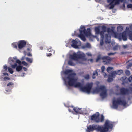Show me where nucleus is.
<instances>
[{
	"label": "nucleus",
	"instance_id": "nucleus-17",
	"mask_svg": "<svg viewBox=\"0 0 132 132\" xmlns=\"http://www.w3.org/2000/svg\"><path fill=\"white\" fill-rule=\"evenodd\" d=\"M117 74V73L116 71H114L111 72V75H109L112 78H114L115 77Z\"/></svg>",
	"mask_w": 132,
	"mask_h": 132
},
{
	"label": "nucleus",
	"instance_id": "nucleus-21",
	"mask_svg": "<svg viewBox=\"0 0 132 132\" xmlns=\"http://www.w3.org/2000/svg\"><path fill=\"white\" fill-rule=\"evenodd\" d=\"M113 80V78L111 77L110 75H109L108 76V78L107 81L108 82H111Z\"/></svg>",
	"mask_w": 132,
	"mask_h": 132
},
{
	"label": "nucleus",
	"instance_id": "nucleus-49",
	"mask_svg": "<svg viewBox=\"0 0 132 132\" xmlns=\"http://www.w3.org/2000/svg\"><path fill=\"white\" fill-rule=\"evenodd\" d=\"M116 53H108L107 54H108V55L109 56H110V55H114Z\"/></svg>",
	"mask_w": 132,
	"mask_h": 132
},
{
	"label": "nucleus",
	"instance_id": "nucleus-29",
	"mask_svg": "<svg viewBox=\"0 0 132 132\" xmlns=\"http://www.w3.org/2000/svg\"><path fill=\"white\" fill-rule=\"evenodd\" d=\"M109 5L110 6L109 7V8L110 9H113L115 5L114 4H113V3H111V4H110Z\"/></svg>",
	"mask_w": 132,
	"mask_h": 132
},
{
	"label": "nucleus",
	"instance_id": "nucleus-60",
	"mask_svg": "<svg viewBox=\"0 0 132 132\" xmlns=\"http://www.w3.org/2000/svg\"><path fill=\"white\" fill-rule=\"evenodd\" d=\"M88 56H90L92 55L91 54H88Z\"/></svg>",
	"mask_w": 132,
	"mask_h": 132
},
{
	"label": "nucleus",
	"instance_id": "nucleus-24",
	"mask_svg": "<svg viewBox=\"0 0 132 132\" xmlns=\"http://www.w3.org/2000/svg\"><path fill=\"white\" fill-rule=\"evenodd\" d=\"M26 60L28 62L30 63H31L32 62V60L31 59L27 57L26 58Z\"/></svg>",
	"mask_w": 132,
	"mask_h": 132
},
{
	"label": "nucleus",
	"instance_id": "nucleus-6",
	"mask_svg": "<svg viewBox=\"0 0 132 132\" xmlns=\"http://www.w3.org/2000/svg\"><path fill=\"white\" fill-rule=\"evenodd\" d=\"M81 86L78 87L80 88L81 90L82 91L89 93L93 86L92 83H88L86 84V86L83 87V85L81 83Z\"/></svg>",
	"mask_w": 132,
	"mask_h": 132
},
{
	"label": "nucleus",
	"instance_id": "nucleus-7",
	"mask_svg": "<svg viewBox=\"0 0 132 132\" xmlns=\"http://www.w3.org/2000/svg\"><path fill=\"white\" fill-rule=\"evenodd\" d=\"M81 109L80 108H77L74 107L73 106H71L69 107L68 109V110L69 112H71L73 113L75 112V114H81L82 113V111H80Z\"/></svg>",
	"mask_w": 132,
	"mask_h": 132
},
{
	"label": "nucleus",
	"instance_id": "nucleus-28",
	"mask_svg": "<svg viewBox=\"0 0 132 132\" xmlns=\"http://www.w3.org/2000/svg\"><path fill=\"white\" fill-rule=\"evenodd\" d=\"M123 70H118L117 72V74L119 75H120L123 73Z\"/></svg>",
	"mask_w": 132,
	"mask_h": 132
},
{
	"label": "nucleus",
	"instance_id": "nucleus-52",
	"mask_svg": "<svg viewBox=\"0 0 132 132\" xmlns=\"http://www.w3.org/2000/svg\"><path fill=\"white\" fill-rule=\"evenodd\" d=\"M7 66L6 65H5L4 66V70H7Z\"/></svg>",
	"mask_w": 132,
	"mask_h": 132
},
{
	"label": "nucleus",
	"instance_id": "nucleus-31",
	"mask_svg": "<svg viewBox=\"0 0 132 132\" xmlns=\"http://www.w3.org/2000/svg\"><path fill=\"white\" fill-rule=\"evenodd\" d=\"M17 64L16 63H15L14 64H12L11 65V67L13 69H15V68H16L17 66Z\"/></svg>",
	"mask_w": 132,
	"mask_h": 132
},
{
	"label": "nucleus",
	"instance_id": "nucleus-34",
	"mask_svg": "<svg viewBox=\"0 0 132 132\" xmlns=\"http://www.w3.org/2000/svg\"><path fill=\"white\" fill-rule=\"evenodd\" d=\"M102 29L103 30V31L104 33V32L106 31V27L105 26H103L102 27Z\"/></svg>",
	"mask_w": 132,
	"mask_h": 132
},
{
	"label": "nucleus",
	"instance_id": "nucleus-55",
	"mask_svg": "<svg viewBox=\"0 0 132 132\" xmlns=\"http://www.w3.org/2000/svg\"><path fill=\"white\" fill-rule=\"evenodd\" d=\"M3 74V75H5V76H6V75L8 76V73H7L4 72Z\"/></svg>",
	"mask_w": 132,
	"mask_h": 132
},
{
	"label": "nucleus",
	"instance_id": "nucleus-19",
	"mask_svg": "<svg viewBox=\"0 0 132 132\" xmlns=\"http://www.w3.org/2000/svg\"><path fill=\"white\" fill-rule=\"evenodd\" d=\"M100 90L102 92H104L105 90H107L106 89L105 86H100Z\"/></svg>",
	"mask_w": 132,
	"mask_h": 132
},
{
	"label": "nucleus",
	"instance_id": "nucleus-18",
	"mask_svg": "<svg viewBox=\"0 0 132 132\" xmlns=\"http://www.w3.org/2000/svg\"><path fill=\"white\" fill-rule=\"evenodd\" d=\"M22 68V66L20 65L17 66L16 68V70L17 72H19L21 70Z\"/></svg>",
	"mask_w": 132,
	"mask_h": 132
},
{
	"label": "nucleus",
	"instance_id": "nucleus-26",
	"mask_svg": "<svg viewBox=\"0 0 132 132\" xmlns=\"http://www.w3.org/2000/svg\"><path fill=\"white\" fill-rule=\"evenodd\" d=\"M8 70L9 72L11 74H12L13 72V69L11 68L8 67Z\"/></svg>",
	"mask_w": 132,
	"mask_h": 132
},
{
	"label": "nucleus",
	"instance_id": "nucleus-41",
	"mask_svg": "<svg viewBox=\"0 0 132 132\" xmlns=\"http://www.w3.org/2000/svg\"><path fill=\"white\" fill-rule=\"evenodd\" d=\"M84 78L85 79H88L89 78V75L88 74L85 75L84 76Z\"/></svg>",
	"mask_w": 132,
	"mask_h": 132
},
{
	"label": "nucleus",
	"instance_id": "nucleus-5",
	"mask_svg": "<svg viewBox=\"0 0 132 132\" xmlns=\"http://www.w3.org/2000/svg\"><path fill=\"white\" fill-rule=\"evenodd\" d=\"M127 104V102L125 100H121L120 98H117L116 100H114L113 101V107L115 109L118 108L119 105L125 106Z\"/></svg>",
	"mask_w": 132,
	"mask_h": 132
},
{
	"label": "nucleus",
	"instance_id": "nucleus-46",
	"mask_svg": "<svg viewBox=\"0 0 132 132\" xmlns=\"http://www.w3.org/2000/svg\"><path fill=\"white\" fill-rule=\"evenodd\" d=\"M127 7L128 8H132V4H130L127 5Z\"/></svg>",
	"mask_w": 132,
	"mask_h": 132
},
{
	"label": "nucleus",
	"instance_id": "nucleus-61",
	"mask_svg": "<svg viewBox=\"0 0 132 132\" xmlns=\"http://www.w3.org/2000/svg\"><path fill=\"white\" fill-rule=\"evenodd\" d=\"M108 43H110V41H108Z\"/></svg>",
	"mask_w": 132,
	"mask_h": 132
},
{
	"label": "nucleus",
	"instance_id": "nucleus-42",
	"mask_svg": "<svg viewBox=\"0 0 132 132\" xmlns=\"http://www.w3.org/2000/svg\"><path fill=\"white\" fill-rule=\"evenodd\" d=\"M22 63L23 65L25 66H27L28 64V63L24 61H23Z\"/></svg>",
	"mask_w": 132,
	"mask_h": 132
},
{
	"label": "nucleus",
	"instance_id": "nucleus-2",
	"mask_svg": "<svg viewBox=\"0 0 132 132\" xmlns=\"http://www.w3.org/2000/svg\"><path fill=\"white\" fill-rule=\"evenodd\" d=\"M76 74L75 73H71L68 75L67 79L68 81V85L70 86H74L75 87H78L81 86V83L77 82V79L75 78Z\"/></svg>",
	"mask_w": 132,
	"mask_h": 132
},
{
	"label": "nucleus",
	"instance_id": "nucleus-3",
	"mask_svg": "<svg viewBox=\"0 0 132 132\" xmlns=\"http://www.w3.org/2000/svg\"><path fill=\"white\" fill-rule=\"evenodd\" d=\"M79 31L80 34L79 35V36L84 41H85L86 40V39L84 35L86 36H90L91 34L90 28H87V30H86L84 26L81 27Z\"/></svg>",
	"mask_w": 132,
	"mask_h": 132
},
{
	"label": "nucleus",
	"instance_id": "nucleus-43",
	"mask_svg": "<svg viewBox=\"0 0 132 132\" xmlns=\"http://www.w3.org/2000/svg\"><path fill=\"white\" fill-rule=\"evenodd\" d=\"M129 39L132 41V33L129 34Z\"/></svg>",
	"mask_w": 132,
	"mask_h": 132
},
{
	"label": "nucleus",
	"instance_id": "nucleus-51",
	"mask_svg": "<svg viewBox=\"0 0 132 132\" xmlns=\"http://www.w3.org/2000/svg\"><path fill=\"white\" fill-rule=\"evenodd\" d=\"M47 50L49 52H52L53 51V50L51 48H50L48 49Z\"/></svg>",
	"mask_w": 132,
	"mask_h": 132
},
{
	"label": "nucleus",
	"instance_id": "nucleus-45",
	"mask_svg": "<svg viewBox=\"0 0 132 132\" xmlns=\"http://www.w3.org/2000/svg\"><path fill=\"white\" fill-rule=\"evenodd\" d=\"M4 81H6L7 80H10V79L8 77H5L4 78Z\"/></svg>",
	"mask_w": 132,
	"mask_h": 132
},
{
	"label": "nucleus",
	"instance_id": "nucleus-37",
	"mask_svg": "<svg viewBox=\"0 0 132 132\" xmlns=\"http://www.w3.org/2000/svg\"><path fill=\"white\" fill-rule=\"evenodd\" d=\"M120 0H114V4L116 5L117 4H119V1Z\"/></svg>",
	"mask_w": 132,
	"mask_h": 132
},
{
	"label": "nucleus",
	"instance_id": "nucleus-10",
	"mask_svg": "<svg viewBox=\"0 0 132 132\" xmlns=\"http://www.w3.org/2000/svg\"><path fill=\"white\" fill-rule=\"evenodd\" d=\"M95 31L96 34H100L102 40H103L104 38V34L103 32L100 31L99 28L98 27H96L95 29Z\"/></svg>",
	"mask_w": 132,
	"mask_h": 132
},
{
	"label": "nucleus",
	"instance_id": "nucleus-59",
	"mask_svg": "<svg viewBox=\"0 0 132 132\" xmlns=\"http://www.w3.org/2000/svg\"><path fill=\"white\" fill-rule=\"evenodd\" d=\"M25 74V73H23V75L22 76H24V75Z\"/></svg>",
	"mask_w": 132,
	"mask_h": 132
},
{
	"label": "nucleus",
	"instance_id": "nucleus-15",
	"mask_svg": "<svg viewBox=\"0 0 132 132\" xmlns=\"http://www.w3.org/2000/svg\"><path fill=\"white\" fill-rule=\"evenodd\" d=\"M107 31L108 33H113L114 34L115 37H117V34L114 32V30L112 29H111L110 28H108L107 29Z\"/></svg>",
	"mask_w": 132,
	"mask_h": 132
},
{
	"label": "nucleus",
	"instance_id": "nucleus-33",
	"mask_svg": "<svg viewBox=\"0 0 132 132\" xmlns=\"http://www.w3.org/2000/svg\"><path fill=\"white\" fill-rule=\"evenodd\" d=\"M102 58L101 57V56L100 55H98L97 57V58L96 59V61L97 62L98 61L100 60L101 59H102Z\"/></svg>",
	"mask_w": 132,
	"mask_h": 132
},
{
	"label": "nucleus",
	"instance_id": "nucleus-9",
	"mask_svg": "<svg viewBox=\"0 0 132 132\" xmlns=\"http://www.w3.org/2000/svg\"><path fill=\"white\" fill-rule=\"evenodd\" d=\"M84 57L82 54H77L75 53H73V55L70 56V58L74 60H77L78 59H82Z\"/></svg>",
	"mask_w": 132,
	"mask_h": 132
},
{
	"label": "nucleus",
	"instance_id": "nucleus-20",
	"mask_svg": "<svg viewBox=\"0 0 132 132\" xmlns=\"http://www.w3.org/2000/svg\"><path fill=\"white\" fill-rule=\"evenodd\" d=\"M105 40L106 42H107L109 39L110 38V36H109V35L108 34H105Z\"/></svg>",
	"mask_w": 132,
	"mask_h": 132
},
{
	"label": "nucleus",
	"instance_id": "nucleus-12",
	"mask_svg": "<svg viewBox=\"0 0 132 132\" xmlns=\"http://www.w3.org/2000/svg\"><path fill=\"white\" fill-rule=\"evenodd\" d=\"M129 90L124 87H122L120 89V92L121 95H126L129 93Z\"/></svg>",
	"mask_w": 132,
	"mask_h": 132
},
{
	"label": "nucleus",
	"instance_id": "nucleus-8",
	"mask_svg": "<svg viewBox=\"0 0 132 132\" xmlns=\"http://www.w3.org/2000/svg\"><path fill=\"white\" fill-rule=\"evenodd\" d=\"M102 60L104 64H108L110 63L112 59L108 56H104L102 57Z\"/></svg>",
	"mask_w": 132,
	"mask_h": 132
},
{
	"label": "nucleus",
	"instance_id": "nucleus-16",
	"mask_svg": "<svg viewBox=\"0 0 132 132\" xmlns=\"http://www.w3.org/2000/svg\"><path fill=\"white\" fill-rule=\"evenodd\" d=\"M107 90H105L104 92H102L100 94V95L102 97L104 98H105L107 95Z\"/></svg>",
	"mask_w": 132,
	"mask_h": 132
},
{
	"label": "nucleus",
	"instance_id": "nucleus-13",
	"mask_svg": "<svg viewBox=\"0 0 132 132\" xmlns=\"http://www.w3.org/2000/svg\"><path fill=\"white\" fill-rule=\"evenodd\" d=\"M72 44H71L72 46L75 48H78V47L77 44L78 42L76 40V39L75 40H73L72 41Z\"/></svg>",
	"mask_w": 132,
	"mask_h": 132
},
{
	"label": "nucleus",
	"instance_id": "nucleus-40",
	"mask_svg": "<svg viewBox=\"0 0 132 132\" xmlns=\"http://www.w3.org/2000/svg\"><path fill=\"white\" fill-rule=\"evenodd\" d=\"M16 62L18 63L20 65H21L22 64L21 62L18 59L16 60Z\"/></svg>",
	"mask_w": 132,
	"mask_h": 132
},
{
	"label": "nucleus",
	"instance_id": "nucleus-22",
	"mask_svg": "<svg viewBox=\"0 0 132 132\" xmlns=\"http://www.w3.org/2000/svg\"><path fill=\"white\" fill-rule=\"evenodd\" d=\"M14 84L12 82H10L8 83L7 86L10 87L12 88L13 87Z\"/></svg>",
	"mask_w": 132,
	"mask_h": 132
},
{
	"label": "nucleus",
	"instance_id": "nucleus-57",
	"mask_svg": "<svg viewBox=\"0 0 132 132\" xmlns=\"http://www.w3.org/2000/svg\"><path fill=\"white\" fill-rule=\"evenodd\" d=\"M31 50V48H28L27 49V50L28 51H30Z\"/></svg>",
	"mask_w": 132,
	"mask_h": 132
},
{
	"label": "nucleus",
	"instance_id": "nucleus-23",
	"mask_svg": "<svg viewBox=\"0 0 132 132\" xmlns=\"http://www.w3.org/2000/svg\"><path fill=\"white\" fill-rule=\"evenodd\" d=\"M72 70H67L65 71V74L68 75L69 74H70V73L72 72Z\"/></svg>",
	"mask_w": 132,
	"mask_h": 132
},
{
	"label": "nucleus",
	"instance_id": "nucleus-27",
	"mask_svg": "<svg viewBox=\"0 0 132 132\" xmlns=\"http://www.w3.org/2000/svg\"><path fill=\"white\" fill-rule=\"evenodd\" d=\"M68 64L69 65L71 66L74 65L73 63V62L71 60H69L68 61Z\"/></svg>",
	"mask_w": 132,
	"mask_h": 132
},
{
	"label": "nucleus",
	"instance_id": "nucleus-53",
	"mask_svg": "<svg viewBox=\"0 0 132 132\" xmlns=\"http://www.w3.org/2000/svg\"><path fill=\"white\" fill-rule=\"evenodd\" d=\"M27 55L29 56H32V55L30 53H29L27 54Z\"/></svg>",
	"mask_w": 132,
	"mask_h": 132
},
{
	"label": "nucleus",
	"instance_id": "nucleus-39",
	"mask_svg": "<svg viewBox=\"0 0 132 132\" xmlns=\"http://www.w3.org/2000/svg\"><path fill=\"white\" fill-rule=\"evenodd\" d=\"M12 45L13 48H16V49L17 48V45L15 43H12Z\"/></svg>",
	"mask_w": 132,
	"mask_h": 132
},
{
	"label": "nucleus",
	"instance_id": "nucleus-38",
	"mask_svg": "<svg viewBox=\"0 0 132 132\" xmlns=\"http://www.w3.org/2000/svg\"><path fill=\"white\" fill-rule=\"evenodd\" d=\"M113 69V68L110 67H108L107 69V71L108 72H109V71L111 70L112 69Z\"/></svg>",
	"mask_w": 132,
	"mask_h": 132
},
{
	"label": "nucleus",
	"instance_id": "nucleus-64",
	"mask_svg": "<svg viewBox=\"0 0 132 132\" xmlns=\"http://www.w3.org/2000/svg\"><path fill=\"white\" fill-rule=\"evenodd\" d=\"M92 60H92V59H90V61H92Z\"/></svg>",
	"mask_w": 132,
	"mask_h": 132
},
{
	"label": "nucleus",
	"instance_id": "nucleus-47",
	"mask_svg": "<svg viewBox=\"0 0 132 132\" xmlns=\"http://www.w3.org/2000/svg\"><path fill=\"white\" fill-rule=\"evenodd\" d=\"M105 66L104 65L102 66L101 67V70L103 72L105 70Z\"/></svg>",
	"mask_w": 132,
	"mask_h": 132
},
{
	"label": "nucleus",
	"instance_id": "nucleus-36",
	"mask_svg": "<svg viewBox=\"0 0 132 132\" xmlns=\"http://www.w3.org/2000/svg\"><path fill=\"white\" fill-rule=\"evenodd\" d=\"M108 3H109L110 4L114 2V0H107Z\"/></svg>",
	"mask_w": 132,
	"mask_h": 132
},
{
	"label": "nucleus",
	"instance_id": "nucleus-35",
	"mask_svg": "<svg viewBox=\"0 0 132 132\" xmlns=\"http://www.w3.org/2000/svg\"><path fill=\"white\" fill-rule=\"evenodd\" d=\"M125 72L127 75L129 76L130 75V72L129 70H126Z\"/></svg>",
	"mask_w": 132,
	"mask_h": 132
},
{
	"label": "nucleus",
	"instance_id": "nucleus-14",
	"mask_svg": "<svg viewBox=\"0 0 132 132\" xmlns=\"http://www.w3.org/2000/svg\"><path fill=\"white\" fill-rule=\"evenodd\" d=\"M120 37H122L123 40L125 41L127 40V36L126 32H123L121 34H120Z\"/></svg>",
	"mask_w": 132,
	"mask_h": 132
},
{
	"label": "nucleus",
	"instance_id": "nucleus-11",
	"mask_svg": "<svg viewBox=\"0 0 132 132\" xmlns=\"http://www.w3.org/2000/svg\"><path fill=\"white\" fill-rule=\"evenodd\" d=\"M26 44V42L24 40H20L19 42L18 45V48L19 49H21L24 47Z\"/></svg>",
	"mask_w": 132,
	"mask_h": 132
},
{
	"label": "nucleus",
	"instance_id": "nucleus-62",
	"mask_svg": "<svg viewBox=\"0 0 132 132\" xmlns=\"http://www.w3.org/2000/svg\"><path fill=\"white\" fill-rule=\"evenodd\" d=\"M121 53L122 54H123L124 53L123 52H122Z\"/></svg>",
	"mask_w": 132,
	"mask_h": 132
},
{
	"label": "nucleus",
	"instance_id": "nucleus-30",
	"mask_svg": "<svg viewBox=\"0 0 132 132\" xmlns=\"http://www.w3.org/2000/svg\"><path fill=\"white\" fill-rule=\"evenodd\" d=\"M100 91V87L98 88H96L94 90V92L96 93H98Z\"/></svg>",
	"mask_w": 132,
	"mask_h": 132
},
{
	"label": "nucleus",
	"instance_id": "nucleus-58",
	"mask_svg": "<svg viewBox=\"0 0 132 132\" xmlns=\"http://www.w3.org/2000/svg\"><path fill=\"white\" fill-rule=\"evenodd\" d=\"M13 58L15 60H17V58H16V57H13Z\"/></svg>",
	"mask_w": 132,
	"mask_h": 132
},
{
	"label": "nucleus",
	"instance_id": "nucleus-50",
	"mask_svg": "<svg viewBox=\"0 0 132 132\" xmlns=\"http://www.w3.org/2000/svg\"><path fill=\"white\" fill-rule=\"evenodd\" d=\"M86 46L87 47H90V45L89 43H87L86 44Z\"/></svg>",
	"mask_w": 132,
	"mask_h": 132
},
{
	"label": "nucleus",
	"instance_id": "nucleus-48",
	"mask_svg": "<svg viewBox=\"0 0 132 132\" xmlns=\"http://www.w3.org/2000/svg\"><path fill=\"white\" fill-rule=\"evenodd\" d=\"M132 66V63H129L128 65L127 66V68L128 69L129 68V67H131Z\"/></svg>",
	"mask_w": 132,
	"mask_h": 132
},
{
	"label": "nucleus",
	"instance_id": "nucleus-63",
	"mask_svg": "<svg viewBox=\"0 0 132 132\" xmlns=\"http://www.w3.org/2000/svg\"><path fill=\"white\" fill-rule=\"evenodd\" d=\"M11 61L13 62V60H11Z\"/></svg>",
	"mask_w": 132,
	"mask_h": 132
},
{
	"label": "nucleus",
	"instance_id": "nucleus-25",
	"mask_svg": "<svg viewBox=\"0 0 132 132\" xmlns=\"http://www.w3.org/2000/svg\"><path fill=\"white\" fill-rule=\"evenodd\" d=\"M117 29L118 31H121L123 30L122 27L121 26H119L117 27Z\"/></svg>",
	"mask_w": 132,
	"mask_h": 132
},
{
	"label": "nucleus",
	"instance_id": "nucleus-54",
	"mask_svg": "<svg viewBox=\"0 0 132 132\" xmlns=\"http://www.w3.org/2000/svg\"><path fill=\"white\" fill-rule=\"evenodd\" d=\"M52 55V54L51 53H50L49 54H47V56H51Z\"/></svg>",
	"mask_w": 132,
	"mask_h": 132
},
{
	"label": "nucleus",
	"instance_id": "nucleus-4",
	"mask_svg": "<svg viewBox=\"0 0 132 132\" xmlns=\"http://www.w3.org/2000/svg\"><path fill=\"white\" fill-rule=\"evenodd\" d=\"M100 113L98 112H96L91 116V120L97 123L103 122L104 120V117L103 115L102 114L100 119Z\"/></svg>",
	"mask_w": 132,
	"mask_h": 132
},
{
	"label": "nucleus",
	"instance_id": "nucleus-1",
	"mask_svg": "<svg viewBox=\"0 0 132 132\" xmlns=\"http://www.w3.org/2000/svg\"><path fill=\"white\" fill-rule=\"evenodd\" d=\"M113 123L111 121L107 120H106L104 124L102 126L99 125H89L87 127L89 132L90 131H93L96 130L100 132H106L108 131L109 129H111L113 126Z\"/></svg>",
	"mask_w": 132,
	"mask_h": 132
},
{
	"label": "nucleus",
	"instance_id": "nucleus-44",
	"mask_svg": "<svg viewBox=\"0 0 132 132\" xmlns=\"http://www.w3.org/2000/svg\"><path fill=\"white\" fill-rule=\"evenodd\" d=\"M128 80L129 82H131L132 81V75L129 78Z\"/></svg>",
	"mask_w": 132,
	"mask_h": 132
},
{
	"label": "nucleus",
	"instance_id": "nucleus-56",
	"mask_svg": "<svg viewBox=\"0 0 132 132\" xmlns=\"http://www.w3.org/2000/svg\"><path fill=\"white\" fill-rule=\"evenodd\" d=\"M23 69L25 71H26L27 70V68L24 67H23Z\"/></svg>",
	"mask_w": 132,
	"mask_h": 132
},
{
	"label": "nucleus",
	"instance_id": "nucleus-32",
	"mask_svg": "<svg viewBox=\"0 0 132 132\" xmlns=\"http://www.w3.org/2000/svg\"><path fill=\"white\" fill-rule=\"evenodd\" d=\"M96 74L98 75L97 72V70H95V72L93 73V76L92 78L93 79L95 78V77L94 76Z\"/></svg>",
	"mask_w": 132,
	"mask_h": 132
}]
</instances>
